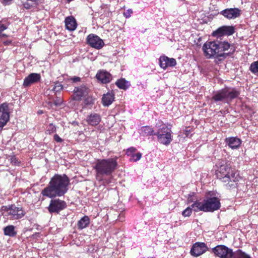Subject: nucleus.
<instances>
[{
  "label": "nucleus",
  "mask_w": 258,
  "mask_h": 258,
  "mask_svg": "<svg viewBox=\"0 0 258 258\" xmlns=\"http://www.w3.org/2000/svg\"><path fill=\"white\" fill-rule=\"evenodd\" d=\"M69 184L70 179L66 175L55 174L41 194L50 198L62 196L67 192Z\"/></svg>",
  "instance_id": "obj_1"
},
{
  "label": "nucleus",
  "mask_w": 258,
  "mask_h": 258,
  "mask_svg": "<svg viewBox=\"0 0 258 258\" xmlns=\"http://www.w3.org/2000/svg\"><path fill=\"white\" fill-rule=\"evenodd\" d=\"M217 178L225 184L227 188L236 187L237 182L240 177L224 161H221L217 165L216 170Z\"/></svg>",
  "instance_id": "obj_2"
},
{
  "label": "nucleus",
  "mask_w": 258,
  "mask_h": 258,
  "mask_svg": "<svg viewBox=\"0 0 258 258\" xmlns=\"http://www.w3.org/2000/svg\"><path fill=\"white\" fill-rule=\"evenodd\" d=\"M118 157L107 159H98L96 161L93 168L96 172V178L101 180L104 176H109L117 168L118 163L117 160Z\"/></svg>",
  "instance_id": "obj_3"
},
{
  "label": "nucleus",
  "mask_w": 258,
  "mask_h": 258,
  "mask_svg": "<svg viewBox=\"0 0 258 258\" xmlns=\"http://www.w3.org/2000/svg\"><path fill=\"white\" fill-rule=\"evenodd\" d=\"M239 95V92L233 89L225 88L217 92L212 98L215 102L222 101L229 103Z\"/></svg>",
  "instance_id": "obj_4"
},
{
  "label": "nucleus",
  "mask_w": 258,
  "mask_h": 258,
  "mask_svg": "<svg viewBox=\"0 0 258 258\" xmlns=\"http://www.w3.org/2000/svg\"><path fill=\"white\" fill-rule=\"evenodd\" d=\"M204 202L206 212H212L218 210L221 207L220 199L217 193L213 191L208 192L205 197Z\"/></svg>",
  "instance_id": "obj_5"
},
{
  "label": "nucleus",
  "mask_w": 258,
  "mask_h": 258,
  "mask_svg": "<svg viewBox=\"0 0 258 258\" xmlns=\"http://www.w3.org/2000/svg\"><path fill=\"white\" fill-rule=\"evenodd\" d=\"M218 41H207L203 46L202 50L207 58L221 56Z\"/></svg>",
  "instance_id": "obj_6"
},
{
  "label": "nucleus",
  "mask_w": 258,
  "mask_h": 258,
  "mask_svg": "<svg viewBox=\"0 0 258 258\" xmlns=\"http://www.w3.org/2000/svg\"><path fill=\"white\" fill-rule=\"evenodd\" d=\"M171 128L166 125H163L159 128L156 133L158 141L161 144L165 145H168L172 140Z\"/></svg>",
  "instance_id": "obj_7"
},
{
  "label": "nucleus",
  "mask_w": 258,
  "mask_h": 258,
  "mask_svg": "<svg viewBox=\"0 0 258 258\" xmlns=\"http://www.w3.org/2000/svg\"><path fill=\"white\" fill-rule=\"evenodd\" d=\"M215 256L219 258H232L233 250L224 245H218L212 249Z\"/></svg>",
  "instance_id": "obj_8"
},
{
  "label": "nucleus",
  "mask_w": 258,
  "mask_h": 258,
  "mask_svg": "<svg viewBox=\"0 0 258 258\" xmlns=\"http://www.w3.org/2000/svg\"><path fill=\"white\" fill-rule=\"evenodd\" d=\"M5 211V215H9L10 218L13 219H19L23 217L25 213L21 207H16L15 205H11L9 208L3 207Z\"/></svg>",
  "instance_id": "obj_9"
},
{
  "label": "nucleus",
  "mask_w": 258,
  "mask_h": 258,
  "mask_svg": "<svg viewBox=\"0 0 258 258\" xmlns=\"http://www.w3.org/2000/svg\"><path fill=\"white\" fill-rule=\"evenodd\" d=\"M10 119V109L8 104L4 103L0 105V131Z\"/></svg>",
  "instance_id": "obj_10"
},
{
  "label": "nucleus",
  "mask_w": 258,
  "mask_h": 258,
  "mask_svg": "<svg viewBox=\"0 0 258 258\" xmlns=\"http://www.w3.org/2000/svg\"><path fill=\"white\" fill-rule=\"evenodd\" d=\"M87 41L90 46L97 49L102 48L104 45L103 40L94 34H90L87 36Z\"/></svg>",
  "instance_id": "obj_11"
},
{
  "label": "nucleus",
  "mask_w": 258,
  "mask_h": 258,
  "mask_svg": "<svg viewBox=\"0 0 258 258\" xmlns=\"http://www.w3.org/2000/svg\"><path fill=\"white\" fill-rule=\"evenodd\" d=\"M66 207V204L64 201L56 199L51 200L48 209L50 213H58L64 209Z\"/></svg>",
  "instance_id": "obj_12"
},
{
  "label": "nucleus",
  "mask_w": 258,
  "mask_h": 258,
  "mask_svg": "<svg viewBox=\"0 0 258 258\" xmlns=\"http://www.w3.org/2000/svg\"><path fill=\"white\" fill-rule=\"evenodd\" d=\"M241 13V10L237 8L226 9L220 12V14L229 20L235 19L239 17Z\"/></svg>",
  "instance_id": "obj_13"
},
{
  "label": "nucleus",
  "mask_w": 258,
  "mask_h": 258,
  "mask_svg": "<svg viewBox=\"0 0 258 258\" xmlns=\"http://www.w3.org/2000/svg\"><path fill=\"white\" fill-rule=\"evenodd\" d=\"M208 249L206 244L204 242H196L190 249V254L194 256H198L205 253Z\"/></svg>",
  "instance_id": "obj_14"
},
{
  "label": "nucleus",
  "mask_w": 258,
  "mask_h": 258,
  "mask_svg": "<svg viewBox=\"0 0 258 258\" xmlns=\"http://www.w3.org/2000/svg\"><path fill=\"white\" fill-rule=\"evenodd\" d=\"M234 32V28L233 26H223L214 31L213 33V35L217 37H221L223 35L229 36L232 35Z\"/></svg>",
  "instance_id": "obj_15"
},
{
  "label": "nucleus",
  "mask_w": 258,
  "mask_h": 258,
  "mask_svg": "<svg viewBox=\"0 0 258 258\" xmlns=\"http://www.w3.org/2000/svg\"><path fill=\"white\" fill-rule=\"evenodd\" d=\"M41 80V75L38 73H31L26 77L23 82L24 87H29L33 84L37 83Z\"/></svg>",
  "instance_id": "obj_16"
},
{
  "label": "nucleus",
  "mask_w": 258,
  "mask_h": 258,
  "mask_svg": "<svg viewBox=\"0 0 258 258\" xmlns=\"http://www.w3.org/2000/svg\"><path fill=\"white\" fill-rule=\"evenodd\" d=\"M87 93V88L85 85H82L79 87H76L73 91L72 99L76 101L81 100L82 98Z\"/></svg>",
  "instance_id": "obj_17"
},
{
  "label": "nucleus",
  "mask_w": 258,
  "mask_h": 258,
  "mask_svg": "<svg viewBox=\"0 0 258 258\" xmlns=\"http://www.w3.org/2000/svg\"><path fill=\"white\" fill-rule=\"evenodd\" d=\"M160 66L163 69L169 67H174L176 64V61L173 58H169L166 56H162L159 59Z\"/></svg>",
  "instance_id": "obj_18"
},
{
  "label": "nucleus",
  "mask_w": 258,
  "mask_h": 258,
  "mask_svg": "<svg viewBox=\"0 0 258 258\" xmlns=\"http://www.w3.org/2000/svg\"><path fill=\"white\" fill-rule=\"evenodd\" d=\"M97 80L101 83L107 84L109 83L112 80L111 74L105 70H100L96 75Z\"/></svg>",
  "instance_id": "obj_19"
},
{
  "label": "nucleus",
  "mask_w": 258,
  "mask_h": 258,
  "mask_svg": "<svg viewBox=\"0 0 258 258\" xmlns=\"http://www.w3.org/2000/svg\"><path fill=\"white\" fill-rule=\"evenodd\" d=\"M218 45L219 46V48H220V54L221 56L222 55L223 51L229 50V52L226 54H232L235 51V48L233 45H231L228 42L218 41Z\"/></svg>",
  "instance_id": "obj_20"
},
{
  "label": "nucleus",
  "mask_w": 258,
  "mask_h": 258,
  "mask_svg": "<svg viewBox=\"0 0 258 258\" xmlns=\"http://www.w3.org/2000/svg\"><path fill=\"white\" fill-rule=\"evenodd\" d=\"M226 144L232 149H238L241 144V141L237 137H229L225 139Z\"/></svg>",
  "instance_id": "obj_21"
},
{
  "label": "nucleus",
  "mask_w": 258,
  "mask_h": 258,
  "mask_svg": "<svg viewBox=\"0 0 258 258\" xmlns=\"http://www.w3.org/2000/svg\"><path fill=\"white\" fill-rule=\"evenodd\" d=\"M101 119L100 115L96 113H92L86 117V121L87 123L92 126H95L99 124Z\"/></svg>",
  "instance_id": "obj_22"
},
{
  "label": "nucleus",
  "mask_w": 258,
  "mask_h": 258,
  "mask_svg": "<svg viewBox=\"0 0 258 258\" xmlns=\"http://www.w3.org/2000/svg\"><path fill=\"white\" fill-rule=\"evenodd\" d=\"M114 100V94L111 91L108 92L106 94H104L102 98V104L105 106H108L110 105Z\"/></svg>",
  "instance_id": "obj_23"
},
{
  "label": "nucleus",
  "mask_w": 258,
  "mask_h": 258,
  "mask_svg": "<svg viewBox=\"0 0 258 258\" xmlns=\"http://www.w3.org/2000/svg\"><path fill=\"white\" fill-rule=\"evenodd\" d=\"M66 28L69 31H74L77 28V23L75 18L72 17H68L65 19Z\"/></svg>",
  "instance_id": "obj_24"
},
{
  "label": "nucleus",
  "mask_w": 258,
  "mask_h": 258,
  "mask_svg": "<svg viewBox=\"0 0 258 258\" xmlns=\"http://www.w3.org/2000/svg\"><path fill=\"white\" fill-rule=\"evenodd\" d=\"M191 207L195 212L203 211L206 212L204 200L203 202L197 200L191 205Z\"/></svg>",
  "instance_id": "obj_25"
},
{
  "label": "nucleus",
  "mask_w": 258,
  "mask_h": 258,
  "mask_svg": "<svg viewBox=\"0 0 258 258\" xmlns=\"http://www.w3.org/2000/svg\"><path fill=\"white\" fill-rule=\"evenodd\" d=\"M90 223V218L87 216H84L78 222L77 226L79 229H83L87 227Z\"/></svg>",
  "instance_id": "obj_26"
},
{
  "label": "nucleus",
  "mask_w": 258,
  "mask_h": 258,
  "mask_svg": "<svg viewBox=\"0 0 258 258\" xmlns=\"http://www.w3.org/2000/svg\"><path fill=\"white\" fill-rule=\"evenodd\" d=\"M140 134L144 136H148L156 135V133L154 132L153 129L149 126H145L142 127L141 128Z\"/></svg>",
  "instance_id": "obj_27"
},
{
  "label": "nucleus",
  "mask_w": 258,
  "mask_h": 258,
  "mask_svg": "<svg viewBox=\"0 0 258 258\" xmlns=\"http://www.w3.org/2000/svg\"><path fill=\"white\" fill-rule=\"evenodd\" d=\"M116 85L121 89L126 90L130 86L129 82L126 81L124 79L118 80L116 83Z\"/></svg>",
  "instance_id": "obj_28"
},
{
  "label": "nucleus",
  "mask_w": 258,
  "mask_h": 258,
  "mask_svg": "<svg viewBox=\"0 0 258 258\" xmlns=\"http://www.w3.org/2000/svg\"><path fill=\"white\" fill-rule=\"evenodd\" d=\"M38 5V0H27L24 4L23 7L26 9L34 8Z\"/></svg>",
  "instance_id": "obj_29"
},
{
  "label": "nucleus",
  "mask_w": 258,
  "mask_h": 258,
  "mask_svg": "<svg viewBox=\"0 0 258 258\" xmlns=\"http://www.w3.org/2000/svg\"><path fill=\"white\" fill-rule=\"evenodd\" d=\"M232 258H251V256L241 249L233 252Z\"/></svg>",
  "instance_id": "obj_30"
},
{
  "label": "nucleus",
  "mask_w": 258,
  "mask_h": 258,
  "mask_svg": "<svg viewBox=\"0 0 258 258\" xmlns=\"http://www.w3.org/2000/svg\"><path fill=\"white\" fill-rule=\"evenodd\" d=\"M4 234L10 236H15L17 233L15 230V227L13 225H9L4 229Z\"/></svg>",
  "instance_id": "obj_31"
},
{
  "label": "nucleus",
  "mask_w": 258,
  "mask_h": 258,
  "mask_svg": "<svg viewBox=\"0 0 258 258\" xmlns=\"http://www.w3.org/2000/svg\"><path fill=\"white\" fill-rule=\"evenodd\" d=\"M56 130V127L53 123H49L46 127L45 133L46 134L50 135L55 133Z\"/></svg>",
  "instance_id": "obj_32"
},
{
  "label": "nucleus",
  "mask_w": 258,
  "mask_h": 258,
  "mask_svg": "<svg viewBox=\"0 0 258 258\" xmlns=\"http://www.w3.org/2000/svg\"><path fill=\"white\" fill-rule=\"evenodd\" d=\"M250 70L253 74L258 76V61H254L251 64Z\"/></svg>",
  "instance_id": "obj_33"
},
{
  "label": "nucleus",
  "mask_w": 258,
  "mask_h": 258,
  "mask_svg": "<svg viewBox=\"0 0 258 258\" xmlns=\"http://www.w3.org/2000/svg\"><path fill=\"white\" fill-rule=\"evenodd\" d=\"M131 157V158L130 159L131 161L137 162L140 160V159L141 158L142 154L139 152L137 154L132 155Z\"/></svg>",
  "instance_id": "obj_34"
},
{
  "label": "nucleus",
  "mask_w": 258,
  "mask_h": 258,
  "mask_svg": "<svg viewBox=\"0 0 258 258\" xmlns=\"http://www.w3.org/2000/svg\"><path fill=\"white\" fill-rule=\"evenodd\" d=\"M192 209L191 206L187 207L182 212V215L184 217H189L192 212Z\"/></svg>",
  "instance_id": "obj_35"
},
{
  "label": "nucleus",
  "mask_w": 258,
  "mask_h": 258,
  "mask_svg": "<svg viewBox=\"0 0 258 258\" xmlns=\"http://www.w3.org/2000/svg\"><path fill=\"white\" fill-rule=\"evenodd\" d=\"M63 88V87L61 84L59 83H56L52 89L55 92H58L61 90Z\"/></svg>",
  "instance_id": "obj_36"
},
{
  "label": "nucleus",
  "mask_w": 258,
  "mask_h": 258,
  "mask_svg": "<svg viewBox=\"0 0 258 258\" xmlns=\"http://www.w3.org/2000/svg\"><path fill=\"white\" fill-rule=\"evenodd\" d=\"M136 150L137 149L135 147H131L127 150L126 154L127 156H131L132 155L134 154Z\"/></svg>",
  "instance_id": "obj_37"
},
{
  "label": "nucleus",
  "mask_w": 258,
  "mask_h": 258,
  "mask_svg": "<svg viewBox=\"0 0 258 258\" xmlns=\"http://www.w3.org/2000/svg\"><path fill=\"white\" fill-rule=\"evenodd\" d=\"M8 28V25L7 24H5L3 23L2 22H0V34L6 30ZM1 36V34H0V36Z\"/></svg>",
  "instance_id": "obj_38"
},
{
  "label": "nucleus",
  "mask_w": 258,
  "mask_h": 258,
  "mask_svg": "<svg viewBox=\"0 0 258 258\" xmlns=\"http://www.w3.org/2000/svg\"><path fill=\"white\" fill-rule=\"evenodd\" d=\"M133 13V11L132 9H128L124 13L123 15L126 18H128L131 17V14Z\"/></svg>",
  "instance_id": "obj_39"
},
{
  "label": "nucleus",
  "mask_w": 258,
  "mask_h": 258,
  "mask_svg": "<svg viewBox=\"0 0 258 258\" xmlns=\"http://www.w3.org/2000/svg\"><path fill=\"white\" fill-rule=\"evenodd\" d=\"M54 140L57 143H61L63 141L62 139L57 134L54 135Z\"/></svg>",
  "instance_id": "obj_40"
},
{
  "label": "nucleus",
  "mask_w": 258,
  "mask_h": 258,
  "mask_svg": "<svg viewBox=\"0 0 258 258\" xmlns=\"http://www.w3.org/2000/svg\"><path fill=\"white\" fill-rule=\"evenodd\" d=\"M70 80L73 82V83H76L80 82L81 80V78L79 77H72Z\"/></svg>",
  "instance_id": "obj_41"
},
{
  "label": "nucleus",
  "mask_w": 258,
  "mask_h": 258,
  "mask_svg": "<svg viewBox=\"0 0 258 258\" xmlns=\"http://www.w3.org/2000/svg\"><path fill=\"white\" fill-rule=\"evenodd\" d=\"M12 0H3V4L4 5H9L11 4Z\"/></svg>",
  "instance_id": "obj_42"
},
{
  "label": "nucleus",
  "mask_w": 258,
  "mask_h": 258,
  "mask_svg": "<svg viewBox=\"0 0 258 258\" xmlns=\"http://www.w3.org/2000/svg\"><path fill=\"white\" fill-rule=\"evenodd\" d=\"M12 43V41L11 40H7V41H5L4 42V44L5 45H9L10 44H11Z\"/></svg>",
  "instance_id": "obj_43"
},
{
  "label": "nucleus",
  "mask_w": 258,
  "mask_h": 258,
  "mask_svg": "<svg viewBox=\"0 0 258 258\" xmlns=\"http://www.w3.org/2000/svg\"><path fill=\"white\" fill-rule=\"evenodd\" d=\"M188 203L189 202H191L192 201V200L191 199H190V198L189 197L188 198Z\"/></svg>",
  "instance_id": "obj_44"
}]
</instances>
